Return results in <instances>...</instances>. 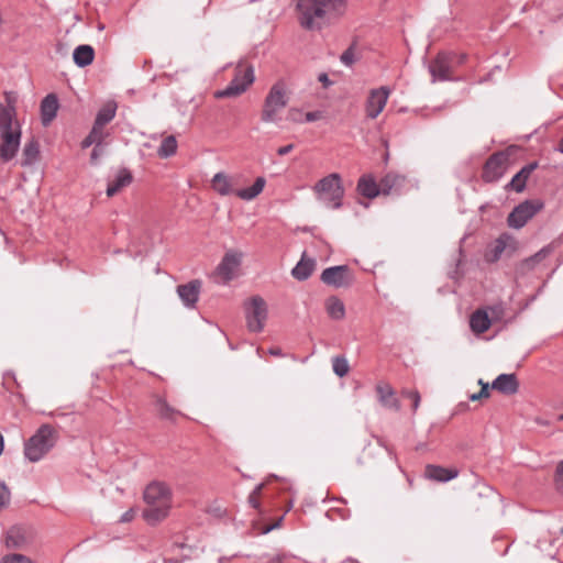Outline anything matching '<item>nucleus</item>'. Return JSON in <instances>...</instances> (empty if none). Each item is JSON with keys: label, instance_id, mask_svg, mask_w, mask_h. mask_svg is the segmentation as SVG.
Listing matches in <instances>:
<instances>
[{"label": "nucleus", "instance_id": "9", "mask_svg": "<svg viewBox=\"0 0 563 563\" xmlns=\"http://www.w3.org/2000/svg\"><path fill=\"white\" fill-rule=\"evenodd\" d=\"M244 311L249 330L256 333L263 331L268 317L265 300L260 296L251 297L244 303Z\"/></svg>", "mask_w": 563, "mask_h": 563}, {"label": "nucleus", "instance_id": "45", "mask_svg": "<svg viewBox=\"0 0 563 563\" xmlns=\"http://www.w3.org/2000/svg\"><path fill=\"white\" fill-rule=\"evenodd\" d=\"M322 118V113L320 111H311L303 114V122H313L320 120Z\"/></svg>", "mask_w": 563, "mask_h": 563}, {"label": "nucleus", "instance_id": "57", "mask_svg": "<svg viewBox=\"0 0 563 563\" xmlns=\"http://www.w3.org/2000/svg\"><path fill=\"white\" fill-rule=\"evenodd\" d=\"M560 419L563 420V413L560 416Z\"/></svg>", "mask_w": 563, "mask_h": 563}, {"label": "nucleus", "instance_id": "36", "mask_svg": "<svg viewBox=\"0 0 563 563\" xmlns=\"http://www.w3.org/2000/svg\"><path fill=\"white\" fill-rule=\"evenodd\" d=\"M549 254V251L547 249H542L540 250L539 252H537L534 255L526 258L523 261V265L531 269L533 268L537 264H539L540 262H542Z\"/></svg>", "mask_w": 563, "mask_h": 563}, {"label": "nucleus", "instance_id": "5", "mask_svg": "<svg viewBox=\"0 0 563 563\" xmlns=\"http://www.w3.org/2000/svg\"><path fill=\"white\" fill-rule=\"evenodd\" d=\"M211 188L220 196L235 195L244 201H251L262 194L265 188L266 179L257 177L251 187L235 189L233 186V176L219 172L211 178Z\"/></svg>", "mask_w": 563, "mask_h": 563}, {"label": "nucleus", "instance_id": "3", "mask_svg": "<svg viewBox=\"0 0 563 563\" xmlns=\"http://www.w3.org/2000/svg\"><path fill=\"white\" fill-rule=\"evenodd\" d=\"M147 507L143 511V518L151 525L164 520L172 507V492L162 482L148 484L143 494Z\"/></svg>", "mask_w": 563, "mask_h": 563}, {"label": "nucleus", "instance_id": "10", "mask_svg": "<svg viewBox=\"0 0 563 563\" xmlns=\"http://www.w3.org/2000/svg\"><path fill=\"white\" fill-rule=\"evenodd\" d=\"M543 203L539 200H526L519 203L508 216L510 228L521 229L541 209Z\"/></svg>", "mask_w": 563, "mask_h": 563}, {"label": "nucleus", "instance_id": "12", "mask_svg": "<svg viewBox=\"0 0 563 563\" xmlns=\"http://www.w3.org/2000/svg\"><path fill=\"white\" fill-rule=\"evenodd\" d=\"M321 280L334 288L347 287L353 284L354 275L346 265L332 266L325 268L321 274Z\"/></svg>", "mask_w": 563, "mask_h": 563}, {"label": "nucleus", "instance_id": "23", "mask_svg": "<svg viewBox=\"0 0 563 563\" xmlns=\"http://www.w3.org/2000/svg\"><path fill=\"white\" fill-rule=\"evenodd\" d=\"M133 180L132 174L126 168L118 170L113 179L108 184L107 196L113 197L123 188L128 187Z\"/></svg>", "mask_w": 563, "mask_h": 563}, {"label": "nucleus", "instance_id": "38", "mask_svg": "<svg viewBox=\"0 0 563 563\" xmlns=\"http://www.w3.org/2000/svg\"><path fill=\"white\" fill-rule=\"evenodd\" d=\"M102 125H98L97 123H93L91 131L89 134L96 142V145H102L104 139L107 137V133L103 131Z\"/></svg>", "mask_w": 563, "mask_h": 563}, {"label": "nucleus", "instance_id": "39", "mask_svg": "<svg viewBox=\"0 0 563 563\" xmlns=\"http://www.w3.org/2000/svg\"><path fill=\"white\" fill-rule=\"evenodd\" d=\"M554 483L558 492L563 495V461L556 466Z\"/></svg>", "mask_w": 563, "mask_h": 563}, {"label": "nucleus", "instance_id": "44", "mask_svg": "<svg viewBox=\"0 0 563 563\" xmlns=\"http://www.w3.org/2000/svg\"><path fill=\"white\" fill-rule=\"evenodd\" d=\"M288 120L291 121V122H295V123H302L303 122V113L301 112V110L297 109V108H291L289 109L288 111Z\"/></svg>", "mask_w": 563, "mask_h": 563}, {"label": "nucleus", "instance_id": "15", "mask_svg": "<svg viewBox=\"0 0 563 563\" xmlns=\"http://www.w3.org/2000/svg\"><path fill=\"white\" fill-rule=\"evenodd\" d=\"M390 90L387 87L372 89L365 103V113L368 119H376L387 104Z\"/></svg>", "mask_w": 563, "mask_h": 563}, {"label": "nucleus", "instance_id": "34", "mask_svg": "<svg viewBox=\"0 0 563 563\" xmlns=\"http://www.w3.org/2000/svg\"><path fill=\"white\" fill-rule=\"evenodd\" d=\"M155 410L161 418L167 420H174L179 415V412L170 407L163 398L155 400Z\"/></svg>", "mask_w": 563, "mask_h": 563}, {"label": "nucleus", "instance_id": "4", "mask_svg": "<svg viewBox=\"0 0 563 563\" xmlns=\"http://www.w3.org/2000/svg\"><path fill=\"white\" fill-rule=\"evenodd\" d=\"M290 90L284 79H278L269 88L261 110V120L265 123H277L282 111L288 106Z\"/></svg>", "mask_w": 563, "mask_h": 563}, {"label": "nucleus", "instance_id": "13", "mask_svg": "<svg viewBox=\"0 0 563 563\" xmlns=\"http://www.w3.org/2000/svg\"><path fill=\"white\" fill-rule=\"evenodd\" d=\"M509 157L504 152L493 154L485 163L482 177L486 183L499 180L507 170Z\"/></svg>", "mask_w": 563, "mask_h": 563}, {"label": "nucleus", "instance_id": "2", "mask_svg": "<svg viewBox=\"0 0 563 563\" xmlns=\"http://www.w3.org/2000/svg\"><path fill=\"white\" fill-rule=\"evenodd\" d=\"M16 96L5 92V103L0 104V161H12L21 145L22 126L16 118Z\"/></svg>", "mask_w": 563, "mask_h": 563}, {"label": "nucleus", "instance_id": "47", "mask_svg": "<svg viewBox=\"0 0 563 563\" xmlns=\"http://www.w3.org/2000/svg\"><path fill=\"white\" fill-rule=\"evenodd\" d=\"M135 515H136V510L134 508H130L129 510H126L121 517H120V522H130L132 521L134 518H135Z\"/></svg>", "mask_w": 563, "mask_h": 563}, {"label": "nucleus", "instance_id": "37", "mask_svg": "<svg viewBox=\"0 0 563 563\" xmlns=\"http://www.w3.org/2000/svg\"><path fill=\"white\" fill-rule=\"evenodd\" d=\"M0 563H34L29 556L20 553H11L1 558Z\"/></svg>", "mask_w": 563, "mask_h": 563}, {"label": "nucleus", "instance_id": "30", "mask_svg": "<svg viewBox=\"0 0 563 563\" xmlns=\"http://www.w3.org/2000/svg\"><path fill=\"white\" fill-rule=\"evenodd\" d=\"M313 268H314V261L307 260L303 254L301 260L292 268L291 275L297 280H306L313 272Z\"/></svg>", "mask_w": 563, "mask_h": 563}, {"label": "nucleus", "instance_id": "33", "mask_svg": "<svg viewBox=\"0 0 563 563\" xmlns=\"http://www.w3.org/2000/svg\"><path fill=\"white\" fill-rule=\"evenodd\" d=\"M328 314L334 320H341L345 316V307L343 301L336 297H331L325 303Z\"/></svg>", "mask_w": 563, "mask_h": 563}, {"label": "nucleus", "instance_id": "50", "mask_svg": "<svg viewBox=\"0 0 563 563\" xmlns=\"http://www.w3.org/2000/svg\"><path fill=\"white\" fill-rule=\"evenodd\" d=\"M96 145V142L93 141V139L91 137L90 134H88L81 142V148H88L90 147L91 145Z\"/></svg>", "mask_w": 563, "mask_h": 563}, {"label": "nucleus", "instance_id": "14", "mask_svg": "<svg viewBox=\"0 0 563 563\" xmlns=\"http://www.w3.org/2000/svg\"><path fill=\"white\" fill-rule=\"evenodd\" d=\"M34 538L33 529L13 526L5 532L4 544L8 549H24L33 542Z\"/></svg>", "mask_w": 563, "mask_h": 563}, {"label": "nucleus", "instance_id": "8", "mask_svg": "<svg viewBox=\"0 0 563 563\" xmlns=\"http://www.w3.org/2000/svg\"><path fill=\"white\" fill-rule=\"evenodd\" d=\"M318 199L327 207L338 209L342 206L344 189L339 174H330L314 185Z\"/></svg>", "mask_w": 563, "mask_h": 563}, {"label": "nucleus", "instance_id": "49", "mask_svg": "<svg viewBox=\"0 0 563 563\" xmlns=\"http://www.w3.org/2000/svg\"><path fill=\"white\" fill-rule=\"evenodd\" d=\"M289 556L286 554H276L271 559V563H286L289 561Z\"/></svg>", "mask_w": 563, "mask_h": 563}, {"label": "nucleus", "instance_id": "31", "mask_svg": "<svg viewBox=\"0 0 563 563\" xmlns=\"http://www.w3.org/2000/svg\"><path fill=\"white\" fill-rule=\"evenodd\" d=\"M117 112V103L114 101L107 102L97 113L95 123L104 126L113 120Z\"/></svg>", "mask_w": 563, "mask_h": 563}, {"label": "nucleus", "instance_id": "7", "mask_svg": "<svg viewBox=\"0 0 563 563\" xmlns=\"http://www.w3.org/2000/svg\"><path fill=\"white\" fill-rule=\"evenodd\" d=\"M255 80L254 67L250 64L240 62L234 70V77L230 84L222 90L214 92V98H235L244 93Z\"/></svg>", "mask_w": 563, "mask_h": 563}, {"label": "nucleus", "instance_id": "24", "mask_svg": "<svg viewBox=\"0 0 563 563\" xmlns=\"http://www.w3.org/2000/svg\"><path fill=\"white\" fill-rule=\"evenodd\" d=\"M376 393L378 395L379 402L388 408L394 410H399L400 405L398 399L395 397V393L393 387L387 383H379L376 386Z\"/></svg>", "mask_w": 563, "mask_h": 563}, {"label": "nucleus", "instance_id": "18", "mask_svg": "<svg viewBox=\"0 0 563 563\" xmlns=\"http://www.w3.org/2000/svg\"><path fill=\"white\" fill-rule=\"evenodd\" d=\"M429 71L433 81L449 80L451 78V62L449 56L444 53L438 54V56L430 63Z\"/></svg>", "mask_w": 563, "mask_h": 563}, {"label": "nucleus", "instance_id": "17", "mask_svg": "<svg viewBox=\"0 0 563 563\" xmlns=\"http://www.w3.org/2000/svg\"><path fill=\"white\" fill-rule=\"evenodd\" d=\"M494 307H487L475 310L470 317V328L473 333L479 335L486 332L492 325L489 312L495 313Z\"/></svg>", "mask_w": 563, "mask_h": 563}, {"label": "nucleus", "instance_id": "20", "mask_svg": "<svg viewBox=\"0 0 563 563\" xmlns=\"http://www.w3.org/2000/svg\"><path fill=\"white\" fill-rule=\"evenodd\" d=\"M457 468H445L434 464H428L424 468V476L434 482L445 483L457 477Z\"/></svg>", "mask_w": 563, "mask_h": 563}, {"label": "nucleus", "instance_id": "42", "mask_svg": "<svg viewBox=\"0 0 563 563\" xmlns=\"http://www.w3.org/2000/svg\"><path fill=\"white\" fill-rule=\"evenodd\" d=\"M10 500V492L5 484L0 481V508L4 507Z\"/></svg>", "mask_w": 563, "mask_h": 563}, {"label": "nucleus", "instance_id": "32", "mask_svg": "<svg viewBox=\"0 0 563 563\" xmlns=\"http://www.w3.org/2000/svg\"><path fill=\"white\" fill-rule=\"evenodd\" d=\"M178 147L177 140L174 135L165 136L157 148V155L161 158H167L176 154Z\"/></svg>", "mask_w": 563, "mask_h": 563}, {"label": "nucleus", "instance_id": "41", "mask_svg": "<svg viewBox=\"0 0 563 563\" xmlns=\"http://www.w3.org/2000/svg\"><path fill=\"white\" fill-rule=\"evenodd\" d=\"M263 486V484H258L249 496V503L253 508H258L260 506L258 496L262 493Z\"/></svg>", "mask_w": 563, "mask_h": 563}, {"label": "nucleus", "instance_id": "51", "mask_svg": "<svg viewBox=\"0 0 563 563\" xmlns=\"http://www.w3.org/2000/svg\"><path fill=\"white\" fill-rule=\"evenodd\" d=\"M292 148H294L292 144L282 146L277 150V154L280 156L287 155L288 153H290L292 151Z\"/></svg>", "mask_w": 563, "mask_h": 563}, {"label": "nucleus", "instance_id": "53", "mask_svg": "<svg viewBox=\"0 0 563 563\" xmlns=\"http://www.w3.org/2000/svg\"><path fill=\"white\" fill-rule=\"evenodd\" d=\"M269 354L271 355H274V356H282L283 353H282V350L279 347H272L268 350Z\"/></svg>", "mask_w": 563, "mask_h": 563}, {"label": "nucleus", "instance_id": "21", "mask_svg": "<svg viewBox=\"0 0 563 563\" xmlns=\"http://www.w3.org/2000/svg\"><path fill=\"white\" fill-rule=\"evenodd\" d=\"M492 388L505 395H514L519 389V383L515 374H500L493 380Z\"/></svg>", "mask_w": 563, "mask_h": 563}, {"label": "nucleus", "instance_id": "27", "mask_svg": "<svg viewBox=\"0 0 563 563\" xmlns=\"http://www.w3.org/2000/svg\"><path fill=\"white\" fill-rule=\"evenodd\" d=\"M357 190L362 196L369 199L380 195L379 183L377 184L369 175H365L360 178L357 183Z\"/></svg>", "mask_w": 563, "mask_h": 563}, {"label": "nucleus", "instance_id": "19", "mask_svg": "<svg viewBox=\"0 0 563 563\" xmlns=\"http://www.w3.org/2000/svg\"><path fill=\"white\" fill-rule=\"evenodd\" d=\"M512 243V236L507 233H503L487 247L484 255L485 261L488 263L497 262L501 257L505 250Z\"/></svg>", "mask_w": 563, "mask_h": 563}, {"label": "nucleus", "instance_id": "16", "mask_svg": "<svg viewBox=\"0 0 563 563\" xmlns=\"http://www.w3.org/2000/svg\"><path fill=\"white\" fill-rule=\"evenodd\" d=\"M201 291V282L194 279L187 284L177 286V294L186 308L194 309Z\"/></svg>", "mask_w": 563, "mask_h": 563}, {"label": "nucleus", "instance_id": "46", "mask_svg": "<svg viewBox=\"0 0 563 563\" xmlns=\"http://www.w3.org/2000/svg\"><path fill=\"white\" fill-rule=\"evenodd\" d=\"M103 154V150L101 145H96L91 152L90 155V162L91 164H97L99 161V157Z\"/></svg>", "mask_w": 563, "mask_h": 563}, {"label": "nucleus", "instance_id": "22", "mask_svg": "<svg viewBox=\"0 0 563 563\" xmlns=\"http://www.w3.org/2000/svg\"><path fill=\"white\" fill-rule=\"evenodd\" d=\"M58 99L54 93L47 95L41 102V120L44 126H47L56 117L58 110Z\"/></svg>", "mask_w": 563, "mask_h": 563}, {"label": "nucleus", "instance_id": "56", "mask_svg": "<svg viewBox=\"0 0 563 563\" xmlns=\"http://www.w3.org/2000/svg\"><path fill=\"white\" fill-rule=\"evenodd\" d=\"M558 151H560L563 154V136H562V140L560 141Z\"/></svg>", "mask_w": 563, "mask_h": 563}, {"label": "nucleus", "instance_id": "1", "mask_svg": "<svg viewBox=\"0 0 563 563\" xmlns=\"http://www.w3.org/2000/svg\"><path fill=\"white\" fill-rule=\"evenodd\" d=\"M346 8L347 0H299L298 21L306 30H320L342 18Z\"/></svg>", "mask_w": 563, "mask_h": 563}, {"label": "nucleus", "instance_id": "26", "mask_svg": "<svg viewBox=\"0 0 563 563\" xmlns=\"http://www.w3.org/2000/svg\"><path fill=\"white\" fill-rule=\"evenodd\" d=\"M40 158V144L35 139L29 140L22 150L20 165L29 167L34 165Z\"/></svg>", "mask_w": 563, "mask_h": 563}, {"label": "nucleus", "instance_id": "40", "mask_svg": "<svg viewBox=\"0 0 563 563\" xmlns=\"http://www.w3.org/2000/svg\"><path fill=\"white\" fill-rule=\"evenodd\" d=\"M404 397L411 399L412 401V410L417 411L420 404V394L417 390H404L401 393Z\"/></svg>", "mask_w": 563, "mask_h": 563}, {"label": "nucleus", "instance_id": "6", "mask_svg": "<svg viewBox=\"0 0 563 563\" xmlns=\"http://www.w3.org/2000/svg\"><path fill=\"white\" fill-rule=\"evenodd\" d=\"M56 441V430L49 424H42L25 442L24 455L30 462H38L54 448Z\"/></svg>", "mask_w": 563, "mask_h": 563}, {"label": "nucleus", "instance_id": "52", "mask_svg": "<svg viewBox=\"0 0 563 563\" xmlns=\"http://www.w3.org/2000/svg\"><path fill=\"white\" fill-rule=\"evenodd\" d=\"M318 79H319V81H320V82H322V84H323V86H324V87H328V86L331 84V81H330V79H329L328 75H327V74H324V73L320 74V75H319V77H318Z\"/></svg>", "mask_w": 563, "mask_h": 563}, {"label": "nucleus", "instance_id": "48", "mask_svg": "<svg viewBox=\"0 0 563 563\" xmlns=\"http://www.w3.org/2000/svg\"><path fill=\"white\" fill-rule=\"evenodd\" d=\"M478 384L482 386L478 394L482 396V398H488L489 397V385L487 383H484L482 379H479Z\"/></svg>", "mask_w": 563, "mask_h": 563}, {"label": "nucleus", "instance_id": "25", "mask_svg": "<svg viewBox=\"0 0 563 563\" xmlns=\"http://www.w3.org/2000/svg\"><path fill=\"white\" fill-rule=\"evenodd\" d=\"M538 167V163L533 162L526 166H523L510 180L507 185V188H511L516 192H521L525 190L527 180L530 177L531 173Z\"/></svg>", "mask_w": 563, "mask_h": 563}, {"label": "nucleus", "instance_id": "29", "mask_svg": "<svg viewBox=\"0 0 563 563\" xmlns=\"http://www.w3.org/2000/svg\"><path fill=\"white\" fill-rule=\"evenodd\" d=\"M73 58L78 67H86L93 62L95 51L90 45H79L74 49Z\"/></svg>", "mask_w": 563, "mask_h": 563}, {"label": "nucleus", "instance_id": "35", "mask_svg": "<svg viewBox=\"0 0 563 563\" xmlns=\"http://www.w3.org/2000/svg\"><path fill=\"white\" fill-rule=\"evenodd\" d=\"M332 367H333V372L339 377H344L349 373V369H350L347 361L344 357H340V356H336L333 358Z\"/></svg>", "mask_w": 563, "mask_h": 563}, {"label": "nucleus", "instance_id": "28", "mask_svg": "<svg viewBox=\"0 0 563 563\" xmlns=\"http://www.w3.org/2000/svg\"><path fill=\"white\" fill-rule=\"evenodd\" d=\"M405 183L402 176L396 174H387L379 181V190L382 195H389L394 191H398Z\"/></svg>", "mask_w": 563, "mask_h": 563}, {"label": "nucleus", "instance_id": "58", "mask_svg": "<svg viewBox=\"0 0 563 563\" xmlns=\"http://www.w3.org/2000/svg\"><path fill=\"white\" fill-rule=\"evenodd\" d=\"M561 534H563V527H562V529H561Z\"/></svg>", "mask_w": 563, "mask_h": 563}, {"label": "nucleus", "instance_id": "55", "mask_svg": "<svg viewBox=\"0 0 563 563\" xmlns=\"http://www.w3.org/2000/svg\"><path fill=\"white\" fill-rule=\"evenodd\" d=\"M3 446H4V441H3V437L2 434L0 433V455L2 454L3 452Z\"/></svg>", "mask_w": 563, "mask_h": 563}, {"label": "nucleus", "instance_id": "54", "mask_svg": "<svg viewBox=\"0 0 563 563\" xmlns=\"http://www.w3.org/2000/svg\"><path fill=\"white\" fill-rule=\"evenodd\" d=\"M470 399L472 401L479 400V399H482V396L478 393H476V394L471 395Z\"/></svg>", "mask_w": 563, "mask_h": 563}, {"label": "nucleus", "instance_id": "11", "mask_svg": "<svg viewBox=\"0 0 563 563\" xmlns=\"http://www.w3.org/2000/svg\"><path fill=\"white\" fill-rule=\"evenodd\" d=\"M242 254L235 251H229L222 257L213 277L217 283L227 284L235 277V273L241 265Z\"/></svg>", "mask_w": 563, "mask_h": 563}, {"label": "nucleus", "instance_id": "43", "mask_svg": "<svg viewBox=\"0 0 563 563\" xmlns=\"http://www.w3.org/2000/svg\"><path fill=\"white\" fill-rule=\"evenodd\" d=\"M355 60V54L353 47H349L346 51L343 52L341 55V62L346 65L351 66Z\"/></svg>", "mask_w": 563, "mask_h": 563}]
</instances>
